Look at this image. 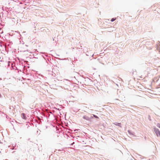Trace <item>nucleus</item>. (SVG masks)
Segmentation results:
<instances>
[{"label":"nucleus","instance_id":"nucleus-1","mask_svg":"<svg viewBox=\"0 0 160 160\" xmlns=\"http://www.w3.org/2000/svg\"><path fill=\"white\" fill-rule=\"evenodd\" d=\"M154 131L155 132V133L157 134V136H160V132L158 130V129H157L156 128H154Z\"/></svg>","mask_w":160,"mask_h":160},{"label":"nucleus","instance_id":"nucleus-2","mask_svg":"<svg viewBox=\"0 0 160 160\" xmlns=\"http://www.w3.org/2000/svg\"><path fill=\"white\" fill-rule=\"evenodd\" d=\"M21 117L22 118H23V119H25L26 118V116L25 114L23 113H22L21 114Z\"/></svg>","mask_w":160,"mask_h":160},{"label":"nucleus","instance_id":"nucleus-3","mask_svg":"<svg viewBox=\"0 0 160 160\" xmlns=\"http://www.w3.org/2000/svg\"><path fill=\"white\" fill-rule=\"evenodd\" d=\"M116 125L119 126L121 127V123H117L116 124H114Z\"/></svg>","mask_w":160,"mask_h":160},{"label":"nucleus","instance_id":"nucleus-4","mask_svg":"<svg viewBox=\"0 0 160 160\" xmlns=\"http://www.w3.org/2000/svg\"><path fill=\"white\" fill-rule=\"evenodd\" d=\"M93 117L94 118H99L97 116H96V115H95L94 114H93Z\"/></svg>","mask_w":160,"mask_h":160},{"label":"nucleus","instance_id":"nucleus-5","mask_svg":"<svg viewBox=\"0 0 160 160\" xmlns=\"http://www.w3.org/2000/svg\"><path fill=\"white\" fill-rule=\"evenodd\" d=\"M116 20V18H112L111 19V22H113L114 21H115V20Z\"/></svg>","mask_w":160,"mask_h":160},{"label":"nucleus","instance_id":"nucleus-6","mask_svg":"<svg viewBox=\"0 0 160 160\" xmlns=\"http://www.w3.org/2000/svg\"><path fill=\"white\" fill-rule=\"evenodd\" d=\"M157 126L159 128H160V123H158L157 124Z\"/></svg>","mask_w":160,"mask_h":160},{"label":"nucleus","instance_id":"nucleus-7","mask_svg":"<svg viewBox=\"0 0 160 160\" xmlns=\"http://www.w3.org/2000/svg\"><path fill=\"white\" fill-rule=\"evenodd\" d=\"M83 118L84 119H86V120H87V118H86V116H83Z\"/></svg>","mask_w":160,"mask_h":160}]
</instances>
